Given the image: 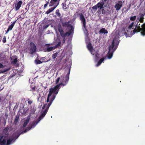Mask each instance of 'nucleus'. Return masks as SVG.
I'll return each mask as SVG.
<instances>
[{"instance_id":"1","label":"nucleus","mask_w":145,"mask_h":145,"mask_svg":"<svg viewBox=\"0 0 145 145\" xmlns=\"http://www.w3.org/2000/svg\"><path fill=\"white\" fill-rule=\"evenodd\" d=\"M70 73V69H69V71L65 77V78H64V79L62 80H61V83L57 85L53 88H50L49 89V93L48 94L46 100V102L47 103L49 102V103L47 105V108L45 110L42 111L41 115L39 117L38 120L33 121L31 127H27L24 131V133H25L28 131L30 130L32 127H34L40 120L45 116L47 113L49 108L55 99L56 95L58 93L59 89L61 87L60 86H63L67 83L69 78Z\"/></svg>"},{"instance_id":"2","label":"nucleus","mask_w":145,"mask_h":145,"mask_svg":"<svg viewBox=\"0 0 145 145\" xmlns=\"http://www.w3.org/2000/svg\"><path fill=\"white\" fill-rule=\"evenodd\" d=\"M116 35L114 38L111 45L109 47V51L107 54L108 57L109 59L111 58L113 55V52L116 50L119 43L118 38L119 37L124 35L126 34V33L123 30L120 32H116Z\"/></svg>"},{"instance_id":"3","label":"nucleus","mask_w":145,"mask_h":145,"mask_svg":"<svg viewBox=\"0 0 145 145\" xmlns=\"http://www.w3.org/2000/svg\"><path fill=\"white\" fill-rule=\"evenodd\" d=\"M20 135H16L14 134L12 137L9 138L6 136L0 137V145H10L15 140L18 138Z\"/></svg>"},{"instance_id":"4","label":"nucleus","mask_w":145,"mask_h":145,"mask_svg":"<svg viewBox=\"0 0 145 145\" xmlns=\"http://www.w3.org/2000/svg\"><path fill=\"white\" fill-rule=\"evenodd\" d=\"M79 15L80 17V20L81 21L84 27L83 30L86 36V39L87 40L88 38V31L86 27V20L82 13H80Z\"/></svg>"},{"instance_id":"5","label":"nucleus","mask_w":145,"mask_h":145,"mask_svg":"<svg viewBox=\"0 0 145 145\" xmlns=\"http://www.w3.org/2000/svg\"><path fill=\"white\" fill-rule=\"evenodd\" d=\"M30 53L33 54L36 51L37 49L34 43L31 42L30 44Z\"/></svg>"},{"instance_id":"6","label":"nucleus","mask_w":145,"mask_h":145,"mask_svg":"<svg viewBox=\"0 0 145 145\" xmlns=\"http://www.w3.org/2000/svg\"><path fill=\"white\" fill-rule=\"evenodd\" d=\"M145 15V13L144 14L140 13L138 16L137 20H138V22H140L141 23H143L144 22V16Z\"/></svg>"},{"instance_id":"7","label":"nucleus","mask_w":145,"mask_h":145,"mask_svg":"<svg viewBox=\"0 0 145 145\" xmlns=\"http://www.w3.org/2000/svg\"><path fill=\"white\" fill-rule=\"evenodd\" d=\"M122 2L121 1H119L118 3H116L115 6V8L116 9V10L118 11L120 10L122 6Z\"/></svg>"},{"instance_id":"8","label":"nucleus","mask_w":145,"mask_h":145,"mask_svg":"<svg viewBox=\"0 0 145 145\" xmlns=\"http://www.w3.org/2000/svg\"><path fill=\"white\" fill-rule=\"evenodd\" d=\"M88 49L90 51L91 54L93 55H94L95 53V50L93 49L91 44H89L87 46Z\"/></svg>"},{"instance_id":"9","label":"nucleus","mask_w":145,"mask_h":145,"mask_svg":"<svg viewBox=\"0 0 145 145\" xmlns=\"http://www.w3.org/2000/svg\"><path fill=\"white\" fill-rule=\"evenodd\" d=\"M59 3V1L58 3H57L56 5L55 6H54L50 8L48 10H47L45 13L46 14H48L49 13L51 12L52 11H53L56 8V7L58 6Z\"/></svg>"},{"instance_id":"10","label":"nucleus","mask_w":145,"mask_h":145,"mask_svg":"<svg viewBox=\"0 0 145 145\" xmlns=\"http://www.w3.org/2000/svg\"><path fill=\"white\" fill-rule=\"evenodd\" d=\"M22 3V2L21 1H19L17 3H16L15 8L16 11L18 10L20 8Z\"/></svg>"},{"instance_id":"11","label":"nucleus","mask_w":145,"mask_h":145,"mask_svg":"<svg viewBox=\"0 0 145 145\" xmlns=\"http://www.w3.org/2000/svg\"><path fill=\"white\" fill-rule=\"evenodd\" d=\"M16 22V21L14 22L8 27L6 33V34L8 33L9 31L11 30L12 29Z\"/></svg>"},{"instance_id":"12","label":"nucleus","mask_w":145,"mask_h":145,"mask_svg":"<svg viewBox=\"0 0 145 145\" xmlns=\"http://www.w3.org/2000/svg\"><path fill=\"white\" fill-rule=\"evenodd\" d=\"M57 29L60 32L61 36L63 35V31L61 25L60 24L58 25L57 26Z\"/></svg>"},{"instance_id":"13","label":"nucleus","mask_w":145,"mask_h":145,"mask_svg":"<svg viewBox=\"0 0 145 145\" xmlns=\"http://www.w3.org/2000/svg\"><path fill=\"white\" fill-rule=\"evenodd\" d=\"M30 118V117L29 116H28L27 117L26 120L25 121L24 123L23 124V127H25L26 126L27 124L29 121Z\"/></svg>"},{"instance_id":"14","label":"nucleus","mask_w":145,"mask_h":145,"mask_svg":"<svg viewBox=\"0 0 145 145\" xmlns=\"http://www.w3.org/2000/svg\"><path fill=\"white\" fill-rule=\"evenodd\" d=\"M105 4V3L102 2L101 1L98 3L97 4L98 5V8H99V9L100 10H101V9L103 8V6Z\"/></svg>"},{"instance_id":"15","label":"nucleus","mask_w":145,"mask_h":145,"mask_svg":"<svg viewBox=\"0 0 145 145\" xmlns=\"http://www.w3.org/2000/svg\"><path fill=\"white\" fill-rule=\"evenodd\" d=\"M71 33V30L68 32H67L66 33H64L63 32V35L61 36V37H63V38H65L67 36H69Z\"/></svg>"},{"instance_id":"16","label":"nucleus","mask_w":145,"mask_h":145,"mask_svg":"<svg viewBox=\"0 0 145 145\" xmlns=\"http://www.w3.org/2000/svg\"><path fill=\"white\" fill-rule=\"evenodd\" d=\"M99 33H104V34H107L108 33V31L106 30L105 28H102L99 31Z\"/></svg>"},{"instance_id":"17","label":"nucleus","mask_w":145,"mask_h":145,"mask_svg":"<svg viewBox=\"0 0 145 145\" xmlns=\"http://www.w3.org/2000/svg\"><path fill=\"white\" fill-rule=\"evenodd\" d=\"M56 1H54L53 0H51L49 3V7L55 6L56 5Z\"/></svg>"},{"instance_id":"18","label":"nucleus","mask_w":145,"mask_h":145,"mask_svg":"<svg viewBox=\"0 0 145 145\" xmlns=\"http://www.w3.org/2000/svg\"><path fill=\"white\" fill-rule=\"evenodd\" d=\"M69 23V22H63L62 23V25L63 27H69L70 25Z\"/></svg>"},{"instance_id":"19","label":"nucleus","mask_w":145,"mask_h":145,"mask_svg":"<svg viewBox=\"0 0 145 145\" xmlns=\"http://www.w3.org/2000/svg\"><path fill=\"white\" fill-rule=\"evenodd\" d=\"M104 58H101L98 61L97 64L96 65L97 66H98L99 65L102 63V62L104 61Z\"/></svg>"},{"instance_id":"20","label":"nucleus","mask_w":145,"mask_h":145,"mask_svg":"<svg viewBox=\"0 0 145 145\" xmlns=\"http://www.w3.org/2000/svg\"><path fill=\"white\" fill-rule=\"evenodd\" d=\"M104 58H101L98 61L97 64L96 65L97 66H98L99 65L102 63V62L104 61Z\"/></svg>"},{"instance_id":"21","label":"nucleus","mask_w":145,"mask_h":145,"mask_svg":"<svg viewBox=\"0 0 145 145\" xmlns=\"http://www.w3.org/2000/svg\"><path fill=\"white\" fill-rule=\"evenodd\" d=\"M35 62L36 64H38L42 63V62L39 60L36 59L35 61Z\"/></svg>"},{"instance_id":"22","label":"nucleus","mask_w":145,"mask_h":145,"mask_svg":"<svg viewBox=\"0 0 145 145\" xmlns=\"http://www.w3.org/2000/svg\"><path fill=\"white\" fill-rule=\"evenodd\" d=\"M19 119V116H16V118L14 120V123L15 124H16L18 121Z\"/></svg>"},{"instance_id":"23","label":"nucleus","mask_w":145,"mask_h":145,"mask_svg":"<svg viewBox=\"0 0 145 145\" xmlns=\"http://www.w3.org/2000/svg\"><path fill=\"white\" fill-rule=\"evenodd\" d=\"M58 54V52H56V53L54 54L52 56V57L53 59H55L57 55Z\"/></svg>"},{"instance_id":"24","label":"nucleus","mask_w":145,"mask_h":145,"mask_svg":"<svg viewBox=\"0 0 145 145\" xmlns=\"http://www.w3.org/2000/svg\"><path fill=\"white\" fill-rule=\"evenodd\" d=\"M59 9H57L56 10V14L58 16L60 17L61 16V14L59 12Z\"/></svg>"},{"instance_id":"25","label":"nucleus","mask_w":145,"mask_h":145,"mask_svg":"<svg viewBox=\"0 0 145 145\" xmlns=\"http://www.w3.org/2000/svg\"><path fill=\"white\" fill-rule=\"evenodd\" d=\"M53 47H50L47 48L46 49L47 51L50 52L53 50Z\"/></svg>"},{"instance_id":"26","label":"nucleus","mask_w":145,"mask_h":145,"mask_svg":"<svg viewBox=\"0 0 145 145\" xmlns=\"http://www.w3.org/2000/svg\"><path fill=\"white\" fill-rule=\"evenodd\" d=\"M98 8V6L97 4L93 6L92 7L93 9L95 10H97Z\"/></svg>"},{"instance_id":"27","label":"nucleus","mask_w":145,"mask_h":145,"mask_svg":"<svg viewBox=\"0 0 145 145\" xmlns=\"http://www.w3.org/2000/svg\"><path fill=\"white\" fill-rule=\"evenodd\" d=\"M62 6L63 9L65 10L67 8V7H66V5L65 3H62Z\"/></svg>"},{"instance_id":"28","label":"nucleus","mask_w":145,"mask_h":145,"mask_svg":"<svg viewBox=\"0 0 145 145\" xmlns=\"http://www.w3.org/2000/svg\"><path fill=\"white\" fill-rule=\"evenodd\" d=\"M136 18V16H131L130 18V19L132 21H134L135 20Z\"/></svg>"},{"instance_id":"29","label":"nucleus","mask_w":145,"mask_h":145,"mask_svg":"<svg viewBox=\"0 0 145 145\" xmlns=\"http://www.w3.org/2000/svg\"><path fill=\"white\" fill-rule=\"evenodd\" d=\"M134 24L133 22L129 25L128 26V28L129 29H131L133 27Z\"/></svg>"},{"instance_id":"30","label":"nucleus","mask_w":145,"mask_h":145,"mask_svg":"<svg viewBox=\"0 0 145 145\" xmlns=\"http://www.w3.org/2000/svg\"><path fill=\"white\" fill-rule=\"evenodd\" d=\"M102 13L103 14H105L106 13V11L103 8L101 9Z\"/></svg>"},{"instance_id":"31","label":"nucleus","mask_w":145,"mask_h":145,"mask_svg":"<svg viewBox=\"0 0 145 145\" xmlns=\"http://www.w3.org/2000/svg\"><path fill=\"white\" fill-rule=\"evenodd\" d=\"M95 57H96V59H97L99 57V55L98 53H97L96 52H95Z\"/></svg>"},{"instance_id":"32","label":"nucleus","mask_w":145,"mask_h":145,"mask_svg":"<svg viewBox=\"0 0 145 145\" xmlns=\"http://www.w3.org/2000/svg\"><path fill=\"white\" fill-rule=\"evenodd\" d=\"M17 58H16L14 59L13 61V62L14 64H16L17 62Z\"/></svg>"},{"instance_id":"33","label":"nucleus","mask_w":145,"mask_h":145,"mask_svg":"<svg viewBox=\"0 0 145 145\" xmlns=\"http://www.w3.org/2000/svg\"><path fill=\"white\" fill-rule=\"evenodd\" d=\"M60 78L58 77L57 79L56 80V84H57L59 82V80H60Z\"/></svg>"},{"instance_id":"34","label":"nucleus","mask_w":145,"mask_h":145,"mask_svg":"<svg viewBox=\"0 0 145 145\" xmlns=\"http://www.w3.org/2000/svg\"><path fill=\"white\" fill-rule=\"evenodd\" d=\"M3 43H5L6 42V38L5 37H4L3 40Z\"/></svg>"},{"instance_id":"35","label":"nucleus","mask_w":145,"mask_h":145,"mask_svg":"<svg viewBox=\"0 0 145 145\" xmlns=\"http://www.w3.org/2000/svg\"><path fill=\"white\" fill-rule=\"evenodd\" d=\"M4 67V66L2 64L0 63V68H3Z\"/></svg>"},{"instance_id":"36","label":"nucleus","mask_w":145,"mask_h":145,"mask_svg":"<svg viewBox=\"0 0 145 145\" xmlns=\"http://www.w3.org/2000/svg\"><path fill=\"white\" fill-rule=\"evenodd\" d=\"M63 39L62 41V42L63 44H64L65 41V38H63Z\"/></svg>"},{"instance_id":"37","label":"nucleus","mask_w":145,"mask_h":145,"mask_svg":"<svg viewBox=\"0 0 145 145\" xmlns=\"http://www.w3.org/2000/svg\"><path fill=\"white\" fill-rule=\"evenodd\" d=\"M49 26V25H45L44 27V29H46Z\"/></svg>"},{"instance_id":"38","label":"nucleus","mask_w":145,"mask_h":145,"mask_svg":"<svg viewBox=\"0 0 145 145\" xmlns=\"http://www.w3.org/2000/svg\"><path fill=\"white\" fill-rule=\"evenodd\" d=\"M8 69H6V70H4L2 71L1 72V73H4V72H5L7 71H8Z\"/></svg>"},{"instance_id":"39","label":"nucleus","mask_w":145,"mask_h":145,"mask_svg":"<svg viewBox=\"0 0 145 145\" xmlns=\"http://www.w3.org/2000/svg\"><path fill=\"white\" fill-rule=\"evenodd\" d=\"M107 0H101V2H102L105 3L106 2Z\"/></svg>"},{"instance_id":"40","label":"nucleus","mask_w":145,"mask_h":145,"mask_svg":"<svg viewBox=\"0 0 145 145\" xmlns=\"http://www.w3.org/2000/svg\"><path fill=\"white\" fill-rule=\"evenodd\" d=\"M48 4H45V5H44V8H46V7L48 5Z\"/></svg>"},{"instance_id":"41","label":"nucleus","mask_w":145,"mask_h":145,"mask_svg":"<svg viewBox=\"0 0 145 145\" xmlns=\"http://www.w3.org/2000/svg\"><path fill=\"white\" fill-rule=\"evenodd\" d=\"M61 44V42H58L57 46H59L60 45V44Z\"/></svg>"},{"instance_id":"42","label":"nucleus","mask_w":145,"mask_h":145,"mask_svg":"<svg viewBox=\"0 0 145 145\" xmlns=\"http://www.w3.org/2000/svg\"><path fill=\"white\" fill-rule=\"evenodd\" d=\"M46 105H44L42 107V109H43L46 106Z\"/></svg>"},{"instance_id":"43","label":"nucleus","mask_w":145,"mask_h":145,"mask_svg":"<svg viewBox=\"0 0 145 145\" xmlns=\"http://www.w3.org/2000/svg\"><path fill=\"white\" fill-rule=\"evenodd\" d=\"M32 103V101H29L28 102V103L29 104H31Z\"/></svg>"},{"instance_id":"44","label":"nucleus","mask_w":145,"mask_h":145,"mask_svg":"<svg viewBox=\"0 0 145 145\" xmlns=\"http://www.w3.org/2000/svg\"><path fill=\"white\" fill-rule=\"evenodd\" d=\"M32 90H33V91H34V90H35V87H33V88H32Z\"/></svg>"},{"instance_id":"45","label":"nucleus","mask_w":145,"mask_h":145,"mask_svg":"<svg viewBox=\"0 0 145 145\" xmlns=\"http://www.w3.org/2000/svg\"><path fill=\"white\" fill-rule=\"evenodd\" d=\"M49 0L48 2H47V3H46V4H47L48 5V4H49Z\"/></svg>"},{"instance_id":"46","label":"nucleus","mask_w":145,"mask_h":145,"mask_svg":"<svg viewBox=\"0 0 145 145\" xmlns=\"http://www.w3.org/2000/svg\"><path fill=\"white\" fill-rule=\"evenodd\" d=\"M50 44H46V45L48 46H50Z\"/></svg>"},{"instance_id":"47","label":"nucleus","mask_w":145,"mask_h":145,"mask_svg":"<svg viewBox=\"0 0 145 145\" xmlns=\"http://www.w3.org/2000/svg\"><path fill=\"white\" fill-rule=\"evenodd\" d=\"M58 0H53V1H57ZM59 1H60V0H59Z\"/></svg>"},{"instance_id":"48","label":"nucleus","mask_w":145,"mask_h":145,"mask_svg":"<svg viewBox=\"0 0 145 145\" xmlns=\"http://www.w3.org/2000/svg\"><path fill=\"white\" fill-rule=\"evenodd\" d=\"M1 96H0V102H1Z\"/></svg>"},{"instance_id":"49","label":"nucleus","mask_w":145,"mask_h":145,"mask_svg":"<svg viewBox=\"0 0 145 145\" xmlns=\"http://www.w3.org/2000/svg\"><path fill=\"white\" fill-rule=\"evenodd\" d=\"M75 16H76L75 14H74V17H75Z\"/></svg>"},{"instance_id":"50","label":"nucleus","mask_w":145,"mask_h":145,"mask_svg":"<svg viewBox=\"0 0 145 145\" xmlns=\"http://www.w3.org/2000/svg\"><path fill=\"white\" fill-rule=\"evenodd\" d=\"M7 115L6 116V117L7 118Z\"/></svg>"},{"instance_id":"51","label":"nucleus","mask_w":145,"mask_h":145,"mask_svg":"<svg viewBox=\"0 0 145 145\" xmlns=\"http://www.w3.org/2000/svg\"><path fill=\"white\" fill-rule=\"evenodd\" d=\"M46 88V86L45 88Z\"/></svg>"},{"instance_id":"52","label":"nucleus","mask_w":145,"mask_h":145,"mask_svg":"<svg viewBox=\"0 0 145 145\" xmlns=\"http://www.w3.org/2000/svg\"><path fill=\"white\" fill-rule=\"evenodd\" d=\"M23 133V132H22V133Z\"/></svg>"}]
</instances>
